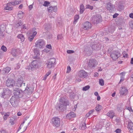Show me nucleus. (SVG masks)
Listing matches in <instances>:
<instances>
[{"instance_id": "obj_1", "label": "nucleus", "mask_w": 133, "mask_h": 133, "mask_svg": "<svg viewBox=\"0 0 133 133\" xmlns=\"http://www.w3.org/2000/svg\"><path fill=\"white\" fill-rule=\"evenodd\" d=\"M69 105V103L66 101L63 98L60 99L59 103L57 104V109L59 111H63L65 110L67 105Z\"/></svg>"}, {"instance_id": "obj_2", "label": "nucleus", "mask_w": 133, "mask_h": 133, "mask_svg": "<svg viewBox=\"0 0 133 133\" xmlns=\"http://www.w3.org/2000/svg\"><path fill=\"white\" fill-rule=\"evenodd\" d=\"M98 62L95 59L91 58L88 63V66L90 69H94L98 64Z\"/></svg>"}, {"instance_id": "obj_3", "label": "nucleus", "mask_w": 133, "mask_h": 133, "mask_svg": "<svg viewBox=\"0 0 133 133\" xmlns=\"http://www.w3.org/2000/svg\"><path fill=\"white\" fill-rule=\"evenodd\" d=\"M121 56V54L117 51H113L110 55L111 57L114 60H116Z\"/></svg>"}, {"instance_id": "obj_4", "label": "nucleus", "mask_w": 133, "mask_h": 133, "mask_svg": "<svg viewBox=\"0 0 133 133\" xmlns=\"http://www.w3.org/2000/svg\"><path fill=\"white\" fill-rule=\"evenodd\" d=\"M53 125L56 127L59 126L60 124V119L57 117H54L52 120Z\"/></svg>"}, {"instance_id": "obj_5", "label": "nucleus", "mask_w": 133, "mask_h": 133, "mask_svg": "<svg viewBox=\"0 0 133 133\" xmlns=\"http://www.w3.org/2000/svg\"><path fill=\"white\" fill-rule=\"evenodd\" d=\"M11 93V91L9 89H4L3 92L2 93L1 97L5 98L10 96Z\"/></svg>"}, {"instance_id": "obj_6", "label": "nucleus", "mask_w": 133, "mask_h": 133, "mask_svg": "<svg viewBox=\"0 0 133 133\" xmlns=\"http://www.w3.org/2000/svg\"><path fill=\"white\" fill-rule=\"evenodd\" d=\"M45 42L43 39L38 40L35 43V46L37 48H43L45 45Z\"/></svg>"}, {"instance_id": "obj_7", "label": "nucleus", "mask_w": 133, "mask_h": 133, "mask_svg": "<svg viewBox=\"0 0 133 133\" xmlns=\"http://www.w3.org/2000/svg\"><path fill=\"white\" fill-rule=\"evenodd\" d=\"M23 91L19 89L16 88L14 90L13 93L14 96L17 97H21L22 96Z\"/></svg>"}, {"instance_id": "obj_8", "label": "nucleus", "mask_w": 133, "mask_h": 133, "mask_svg": "<svg viewBox=\"0 0 133 133\" xmlns=\"http://www.w3.org/2000/svg\"><path fill=\"white\" fill-rule=\"evenodd\" d=\"M18 98L15 96H12L10 100L11 104L14 107H16L18 105Z\"/></svg>"}, {"instance_id": "obj_9", "label": "nucleus", "mask_w": 133, "mask_h": 133, "mask_svg": "<svg viewBox=\"0 0 133 133\" xmlns=\"http://www.w3.org/2000/svg\"><path fill=\"white\" fill-rule=\"evenodd\" d=\"M55 62V59L53 58L48 61L46 63V67L49 69L54 67Z\"/></svg>"}, {"instance_id": "obj_10", "label": "nucleus", "mask_w": 133, "mask_h": 133, "mask_svg": "<svg viewBox=\"0 0 133 133\" xmlns=\"http://www.w3.org/2000/svg\"><path fill=\"white\" fill-rule=\"evenodd\" d=\"M102 18L100 15H97L93 16L91 18V21L94 23H97L101 21Z\"/></svg>"}, {"instance_id": "obj_11", "label": "nucleus", "mask_w": 133, "mask_h": 133, "mask_svg": "<svg viewBox=\"0 0 133 133\" xmlns=\"http://www.w3.org/2000/svg\"><path fill=\"white\" fill-rule=\"evenodd\" d=\"M48 9L49 12H56L57 11V7L56 6H49L48 8Z\"/></svg>"}, {"instance_id": "obj_12", "label": "nucleus", "mask_w": 133, "mask_h": 133, "mask_svg": "<svg viewBox=\"0 0 133 133\" xmlns=\"http://www.w3.org/2000/svg\"><path fill=\"white\" fill-rule=\"evenodd\" d=\"M6 84L8 87H13L15 85L14 82L13 80L8 79L6 80Z\"/></svg>"}, {"instance_id": "obj_13", "label": "nucleus", "mask_w": 133, "mask_h": 133, "mask_svg": "<svg viewBox=\"0 0 133 133\" xmlns=\"http://www.w3.org/2000/svg\"><path fill=\"white\" fill-rule=\"evenodd\" d=\"M83 26L84 29L88 30L91 27V24L88 22H86L84 23Z\"/></svg>"}, {"instance_id": "obj_14", "label": "nucleus", "mask_w": 133, "mask_h": 133, "mask_svg": "<svg viewBox=\"0 0 133 133\" xmlns=\"http://www.w3.org/2000/svg\"><path fill=\"white\" fill-rule=\"evenodd\" d=\"M106 7L108 10L110 12H112L113 10L114 6L111 3H109L107 4Z\"/></svg>"}, {"instance_id": "obj_15", "label": "nucleus", "mask_w": 133, "mask_h": 133, "mask_svg": "<svg viewBox=\"0 0 133 133\" xmlns=\"http://www.w3.org/2000/svg\"><path fill=\"white\" fill-rule=\"evenodd\" d=\"M78 75L80 77L83 78H85L88 75L87 73L84 70L80 71Z\"/></svg>"}, {"instance_id": "obj_16", "label": "nucleus", "mask_w": 133, "mask_h": 133, "mask_svg": "<svg viewBox=\"0 0 133 133\" xmlns=\"http://www.w3.org/2000/svg\"><path fill=\"white\" fill-rule=\"evenodd\" d=\"M128 128L131 133L133 132V123L131 121L128 122Z\"/></svg>"}, {"instance_id": "obj_17", "label": "nucleus", "mask_w": 133, "mask_h": 133, "mask_svg": "<svg viewBox=\"0 0 133 133\" xmlns=\"http://www.w3.org/2000/svg\"><path fill=\"white\" fill-rule=\"evenodd\" d=\"M122 89L120 92V93L121 95H126L128 92L127 89L125 87H122Z\"/></svg>"}, {"instance_id": "obj_18", "label": "nucleus", "mask_w": 133, "mask_h": 133, "mask_svg": "<svg viewBox=\"0 0 133 133\" xmlns=\"http://www.w3.org/2000/svg\"><path fill=\"white\" fill-rule=\"evenodd\" d=\"M24 91L26 94H30L33 92V89L31 87L27 86Z\"/></svg>"}, {"instance_id": "obj_19", "label": "nucleus", "mask_w": 133, "mask_h": 133, "mask_svg": "<svg viewBox=\"0 0 133 133\" xmlns=\"http://www.w3.org/2000/svg\"><path fill=\"white\" fill-rule=\"evenodd\" d=\"M76 114L73 112H72L69 113L66 115V117L67 118L70 119L72 118H73L75 117Z\"/></svg>"}, {"instance_id": "obj_20", "label": "nucleus", "mask_w": 133, "mask_h": 133, "mask_svg": "<svg viewBox=\"0 0 133 133\" xmlns=\"http://www.w3.org/2000/svg\"><path fill=\"white\" fill-rule=\"evenodd\" d=\"M13 8V7L10 4V3H7L4 6V9L6 10H11Z\"/></svg>"}, {"instance_id": "obj_21", "label": "nucleus", "mask_w": 133, "mask_h": 133, "mask_svg": "<svg viewBox=\"0 0 133 133\" xmlns=\"http://www.w3.org/2000/svg\"><path fill=\"white\" fill-rule=\"evenodd\" d=\"M38 61L37 60L34 61L31 63V65L34 68H35L38 67Z\"/></svg>"}, {"instance_id": "obj_22", "label": "nucleus", "mask_w": 133, "mask_h": 133, "mask_svg": "<svg viewBox=\"0 0 133 133\" xmlns=\"http://www.w3.org/2000/svg\"><path fill=\"white\" fill-rule=\"evenodd\" d=\"M107 115L110 118H112L114 116V114L113 111L111 110L107 113Z\"/></svg>"}, {"instance_id": "obj_23", "label": "nucleus", "mask_w": 133, "mask_h": 133, "mask_svg": "<svg viewBox=\"0 0 133 133\" xmlns=\"http://www.w3.org/2000/svg\"><path fill=\"white\" fill-rule=\"evenodd\" d=\"M91 47L93 49L95 50H98L100 49V47L99 46L96 44L93 45Z\"/></svg>"}, {"instance_id": "obj_24", "label": "nucleus", "mask_w": 133, "mask_h": 133, "mask_svg": "<svg viewBox=\"0 0 133 133\" xmlns=\"http://www.w3.org/2000/svg\"><path fill=\"white\" fill-rule=\"evenodd\" d=\"M18 52V50H13L12 51L11 53L14 57L16 56L17 55V53Z\"/></svg>"}, {"instance_id": "obj_25", "label": "nucleus", "mask_w": 133, "mask_h": 133, "mask_svg": "<svg viewBox=\"0 0 133 133\" xmlns=\"http://www.w3.org/2000/svg\"><path fill=\"white\" fill-rule=\"evenodd\" d=\"M23 82L22 80L19 79L17 81V85L18 87H20L21 86Z\"/></svg>"}, {"instance_id": "obj_26", "label": "nucleus", "mask_w": 133, "mask_h": 133, "mask_svg": "<svg viewBox=\"0 0 133 133\" xmlns=\"http://www.w3.org/2000/svg\"><path fill=\"white\" fill-rule=\"evenodd\" d=\"M23 24V23L21 21H19L16 24L15 27L16 28H18L21 26Z\"/></svg>"}, {"instance_id": "obj_27", "label": "nucleus", "mask_w": 133, "mask_h": 133, "mask_svg": "<svg viewBox=\"0 0 133 133\" xmlns=\"http://www.w3.org/2000/svg\"><path fill=\"white\" fill-rule=\"evenodd\" d=\"M17 37L18 38L20 39L22 42H23L25 39L24 36L21 34L18 35L17 36Z\"/></svg>"}, {"instance_id": "obj_28", "label": "nucleus", "mask_w": 133, "mask_h": 133, "mask_svg": "<svg viewBox=\"0 0 133 133\" xmlns=\"http://www.w3.org/2000/svg\"><path fill=\"white\" fill-rule=\"evenodd\" d=\"M80 14H82L83 13L85 10L84 6L83 4H81L80 5Z\"/></svg>"}, {"instance_id": "obj_29", "label": "nucleus", "mask_w": 133, "mask_h": 133, "mask_svg": "<svg viewBox=\"0 0 133 133\" xmlns=\"http://www.w3.org/2000/svg\"><path fill=\"white\" fill-rule=\"evenodd\" d=\"M10 70L11 69L9 67H7L6 68H4L2 71L3 72H4L5 73H8Z\"/></svg>"}, {"instance_id": "obj_30", "label": "nucleus", "mask_w": 133, "mask_h": 133, "mask_svg": "<svg viewBox=\"0 0 133 133\" xmlns=\"http://www.w3.org/2000/svg\"><path fill=\"white\" fill-rule=\"evenodd\" d=\"M10 114V112H8L5 114L3 117V118L4 120L5 121L7 119V118L9 116Z\"/></svg>"}, {"instance_id": "obj_31", "label": "nucleus", "mask_w": 133, "mask_h": 133, "mask_svg": "<svg viewBox=\"0 0 133 133\" xmlns=\"http://www.w3.org/2000/svg\"><path fill=\"white\" fill-rule=\"evenodd\" d=\"M18 16L20 19L22 18L23 16V12L22 11H19L18 14Z\"/></svg>"}, {"instance_id": "obj_32", "label": "nucleus", "mask_w": 133, "mask_h": 133, "mask_svg": "<svg viewBox=\"0 0 133 133\" xmlns=\"http://www.w3.org/2000/svg\"><path fill=\"white\" fill-rule=\"evenodd\" d=\"M51 70L49 71L45 76L43 77V79L45 80L46 79L47 77L51 74Z\"/></svg>"}, {"instance_id": "obj_33", "label": "nucleus", "mask_w": 133, "mask_h": 133, "mask_svg": "<svg viewBox=\"0 0 133 133\" xmlns=\"http://www.w3.org/2000/svg\"><path fill=\"white\" fill-rule=\"evenodd\" d=\"M25 68L27 70H32L34 68L32 67L31 64H29L28 66H26Z\"/></svg>"}, {"instance_id": "obj_34", "label": "nucleus", "mask_w": 133, "mask_h": 133, "mask_svg": "<svg viewBox=\"0 0 133 133\" xmlns=\"http://www.w3.org/2000/svg\"><path fill=\"white\" fill-rule=\"evenodd\" d=\"M35 29H36L34 28L30 30L31 32L32 33V35L34 37L37 34V32L36 31H34L35 30Z\"/></svg>"}, {"instance_id": "obj_35", "label": "nucleus", "mask_w": 133, "mask_h": 133, "mask_svg": "<svg viewBox=\"0 0 133 133\" xmlns=\"http://www.w3.org/2000/svg\"><path fill=\"white\" fill-rule=\"evenodd\" d=\"M79 17L78 15H76L75 16L74 21V24H75L77 23L79 19Z\"/></svg>"}, {"instance_id": "obj_36", "label": "nucleus", "mask_w": 133, "mask_h": 133, "mask_svg": "<svg viewBox=\"0 0 133 133\" xmlns=\"http://www.w3.org/2000/svg\"><path fill=\"white\" fill-rule=\"evenodd\" d=\"M102 108V106L101 105H98L96 106L95 108V110L97 111H99L101 110Z\"/></svg>"}, {"instance_id": "obj_37", "label": "nucleus", "mask_w": 133, "mask_h": 133, "mask_svg": "<svg viewBox=\"0 0 133 133\" xmlns=\"http://www.w3.org/2000/svg\"><path fill=\"white\" fill-rule=\"evenodd\" d=\"M90 88V86L87 85L83 88L82 90L83 91H86L88 90Z\"/></svg>"}, {"instance_id": "obj_38", "label": "nucleus", "mask_w": 133, "mask_h": 133, "mask_svg": "<svg viewBox=\"0 0 133 133\" xmlns=\"http://www.w3.org/2000/svg\"><path fill=\"white\" fill-rule=\"evenodd\" d=\"M124 9V6L122 5H119L118 8V10L119 11H121Z\"/></svg>"}, {"instance_id": "obj_39", "label": "nucleus", "mask_w": 133, "mask_h": 133, "mask_svg": "<svg viewBox=\"0 0 133 133\" xmlns=\"http://www.w3.org/2000/svg\"><path fill=\"white\" fill-rule=\"evenodd\" d=\"M99 84L101 86H103L104 84V81L102 79H99Z\"/></svg>"}, {"instance_id": "obj_40", "label": "nucleus", "mask_w": 133, "mask_h": 133, "mask_svg": "<svg viewBox=\"0 0 133 133\" xmlns=\"http://www.w3.org/2000/svg\"><path fill=\"white\" fill-rule=\"evenodd\" d=\"M28 26V25L27 24H24L22 26V29L24 30H25L26 29H27Z\"/></svg>"}, {"instance_id": "obj_41", "label": "nucleus", "mask_w": 133, "mask_h": 133, "mask_svg": "<svg viewBox=\"0 0 133 133\" xmlns=\"http://www.w3.org/2000/svg\"><path fill=\"white\" fill-rule=\"evenodd\" d=\"M32 35L29 36L28 37V39L30 42L32 41L34 38Z\"/></svg>"}, {"instance_id": "obj_42", "label": "nucleus", "mask_w": 133, "mask_h": 133, "mask_svg": "<svg viewBox=\"0 0 133 133\" xmlns=\"http://www.w3.org/2000/svg\"><path fill=\"white\" fill-rule=\"evenodd\" d=\"M86 8L89 9L91 10H92L93 8V7L92 6H91L89 5H86Z\"/></svg>"}, {"instance_id": "obj_43", "label": "nucleus", "mask_w": 133, "mask_h": 133, "mask_svg": "<svg viewBox=\"0 0 133 133\" xmlns=\"http://www.w3.org/2000/svg\"><path fill=\"white\" fill-rule=\"evenodd\" d=\"M1 49L4 52H6L7 50L6 48L4 45L1 47Z\"/></svg>"}, {"instance_id": "obj_44", "label": "nucleus", "mask_w": 133, "mask_h": 133, "mask_svg": "<svg viewBox=\"0 0 133 133\" xmlns=\"http://www.w3.org/2000/svg\"><path fill=\"white\" fill-rule=\"evenodd\" d=\"M34 53L35 54V55H36L37 56L39 55L38 51L36 49L34 50Z\"/></svg>"}, {"instance_id": "obj_45", "label": "nucleus", "mask_w": 133, "mask_h": 133, "mask_svg": "<svg viewBox=\"0 0 133 133\" xmlns=\"http://www.w3.org/2000/svg\"><path fill=\"white\" fill-rule=\"evenodd\" d=\"M50 4V3L49 2L45 1L44 2V4H43V5L45 6H48V5H49Z\"/></svg>"}, {"instance_id": "obj_46", "label": "nucleus", "mask_w": 133, "mask_h": 133, "mask_svg": "<svg viewBox=\"0 0 133 133\" xmlns=\"http://www.w3.org/2000/svg\"><path fill=\"white\" fill-rule=\"evenodd\" d=\"M86 128V126L85 123L83 124L81 127V129L84 130Z\"/></svg>"}, {"instance_id": "obj_47", "label": "nucleus", "mask_w": 133, "mask_h": 133, "mask_svg": "<svg viewBox=\"0 0 133 133\" xmlns=\"http://www.w3.org/2000/svg\"><path fill=\"white\" fill-rule=\"evenodd\" d=\"M117 109L119 111H121L123 110V108L121 107H118L117 108Z\"/></svg>"}, {"instance_id": "obj_48", "label": "nucleus", "mask_w": 133, "mask_h": 133, "mask_svg": "<svg viewBox=\"0 0 133 133\" xmlns=\"http://www.w3.org/2000/svg\"><path fill=\"white\" fill-rule=\"evenodd\" d=\"M71 70V68L70 66H68L67 68V73H69L70 72Z\"/></svg>"}, {"instance_id": "obj_49", "label": "nucleus", "mask_w": 133, "mask_h": 133, "mask_svg": "<svg viewBox=\"0 0 133 133\" xmlns=\"http://www.w3.org/2000/svg\"><path fill=\"white\" fill-rule=\"evenodd\" d=\"M126 109L128 110L130 112H132L133 111L131 108L129 107H126Z\"/></svg>"}, {"instance_id": "obj_50", "label": "nucleus", "mask_w": 133, "mask_h": 133, "mask_svg": "<svg viewBox=\"0 0 133 133\" xmlns=\"http://www.w3.org/2000/svg\"><path fill=\"white\" fill-rule=\"evenodd\" d=\"M74 51L72 50H69L67 51V52L68 54H70L74 53Z\"/></svg>"}, {"instance_id": "obj_51", "label": "nucleus", "mask_w": 133, "mask_h": 133, "mask_svg": "<svg viewBox=\"0 0 133 133\" xmlns=\"http://www.w3.org/2000/svg\"><path fill=\"white\" fill-rule=\"evenodd\" d=\"M63 38L62 35H58L57 37V39H62Z\"/></svg>"}, {"instance_id": "obj_52", "label": "nucleus", "mask_w": 133, "mask_h": 133, "mask_svg": "<svg viewBox=\"0 0 133 133\" xmlns=\"http://www.w3.org/2000/svg\"><path fill=\"white\" fill-rule=\"evenodd\" d=\"M123 56L125 58H127L128 57V54H125V52L123 53Z\"/></svg>"}, {"instance_id": "obj_53", "label": "nucleus", "mask_w": 133, "mask_h": 133, "mask_svg": "<svg viewBox=\"0 0 133 133\" xmlns=\"http://www.w3.org/2000/svg\"><path fill=\"white\" fill-rule=\"evenodd\" d=\"M8 3H10V4L12 6V5H16L15 3V1L11 2H10Z\"/></svg>"}, {"instance_id": "obj_54", "label": "nucleus", "mask_w": 133, "mask_h": 133, "mask_svg": "<svg viewBox=\"0 0 133 133\" xmlns=\"http://www.w3.org/2000/svg\"><path fill=\"white\" fill-rule=\"evenodd\" d=\"M15 5H17L21 3V1H15Z\"/></svg>"}, {"instance_id": "obj_55", "label": "nucleus", "mask_w": 133, "mask_h": 133, "mask_svg": "<svg viewBox=\"0 0 133 133\" xmlns=\"http://www.w3.org/2000/svg\"><path fill=\"white\" fill-rule=\"evenodd\" d=\"M9 122L12 125H13L14 124V120L12 119H10Z\"/></svg>"}, {"instance_id": "obj_56", "label": "nucleus", "mask_w": 133, "mask_h": 133, "mask_svg": "<svg viewBox=\"0 0 133 133\" xmlns=\"http://www.w3.org/2000/svg\"><path fill=\"white\" fill-rule=\"evenodd\" d=\"M130 25L132 29H133V21L130 23Z\"/></svg>"}, {"instance_id": "obj_57", "label": "nucleus", "mask_w": 133, "mask_h": 133, "mask_svg": "<svg viewBox=\"0 0 133 133\" xmlns=\"http://www.w3.org/2000/svg\"><path fill=\"white\" fill-rule=\"evenodd\" d=\"M115 132L116 133H120L121 132V130L119 129H117L116 130Z\"/></svg>"}, {"instance_id": "obj_58", "label": "nucleus", "mask_w": 133, "mask_h": 133, "mask_svg": "<svg viewBox=\"0 0 133 133\" xmlns=\"http://www.w3.org/2000/svg\"><path fill=\"white\" fill-rule=\"evenodd\" d=\"M94 109L88 112L89 114L90 115L92 114V113L94 112Z\"/></svg>"}, {"instance_id": "obj_59", "label": "nucleus", "mask_w": 133, "mask_h": 133, "mask_svg": "<svg viewBox=\"0 0 133 133\" xmlns=\"http://www.w3.org/2000/svg\"><path fill=\"white\" fill-rule=\"evenodd\" d=\"M118 14L117 13H115L113 16V18H116L118 16Z\"/></svg>"}, {"instance_id": "obj_60", "label": "nucleus", "mask_w": 133, "mask_h": 133, "mask_svg": "<svg viewBox=\"0 0 133 133\" xmlns=\"http://www.w3.org/2000/svg\"><path fill=\"white\" fill-rule=\"evenodd\" d=\"M46 47L49 49H51V46L50 44H48L46 45Z\"/></svg>"}, {"instance_id": "obj_61", "label": "nucleus", "mask_w": 133, "mask_h": 133, "mask_svg": "<svg viewBox=\"0 0 133 133\" xmlns=\"http://www.w3.org/2000/svg\"><path fill=\"white\" fill-rule=\"evenodd\" d=\"M124 78L123 76H121V79L120 81V82H121L123 81L124 80Z\"/></svg>"}, {"instance_id": "obj_62", "label": "nucleus", "mask_w": 133, "mask_h": 133, "mask_svg": "<svg viewBox=\"0 0 133 133\" xmlns=\"http://www.w3.org/2000/svg\"><path fill=\"white\" fill-rule=\"evenodd\" d=\"M3 52L1 51H0V58H2L3 57Z\"/></svg>"}, {"instance_id": "obj_63", "label": "nucleus", "mask_w": 133, "mask_h": 133, "mask_svg": "<svg viewBox=\"0 0 133 133\" xmlns=\"http://www.w3.org/2000/svg\"><path fill=\"white\" fill-rule=\"evenodd\" d=\"M125 73L124 72H123L121 73L120 74V75H122L121 76H123L124 77L125 74Z\"/></svg>"}, {"instance_id": "obj_64", "label": "nucleus", "mask_w": 133, "mask_h": 133, "mask_svg": "<svg viewBox=\"0 0 133 133\" xmlns=\"http://www.w3.org/2000/svg\"><path fill=\"white\" fill-rule=\"evenodd\" d=\"M129 17L132 18H133V14L131 13L129 14Z\"/></svg>"}]
</instances>
